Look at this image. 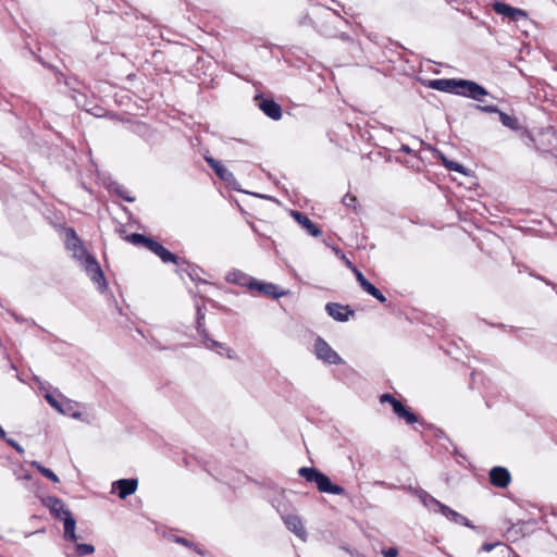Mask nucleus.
I'll use <instances>...</instances> for the list:
<instances>
[{
    "label": "nucleus",
    "mask_w": 557,
    "mask_h": 557,
    "mask_svg": "<svg viewBox=\"0 0 557 557\" xmlns=\"http://www.w3.org/2000/svg\"><path fill=\"white\" fill-rule=\"evenodd\" d=\"M64 242L66 249L72 252V257L84 268L87 275L97 285L99 292L103 293L108 287L103 271L96 258L87 251L73 227L64 230Z\"/></svg>",
    "instance_id": "1"
},
{
    "label": "nucleus",
    "mask_w": 557,
    "mask_h": 557,
    "mask_svg": "<svg viewBox=\"0 0 557 557\" xmlns=\"http://www.w3.org/2000/svg\"><path fill=\"white\" fill-rule=\"evenodd\" d=\"M298 474L307 482L314 483L320 493L346 495V490L343 486L332 483L326 474L314 467H301Z\"/></svg>",
    "instance_id": "2"
},
{
    "label": "nucleus",
    "mask_w": 557,
    "mask_h": 557,
    "mask_svg": "<svg viewBox=\"0 0 557 557\" xmlns=\"http://www.w3.org/2000/svg\"><path fill=\"white\" fill-rule=\"evenodd\" d=\"M455 95L482 102L483 98L488 95V91L484 86L474 81L459 78Z\"/></svg>",
    "instance_id": "3"
},
{
    "label": "nucleus",
    "mask_w": 557,
    "mask_h": 557,
    "mask_svg": "<svg viewBox=\"0 0 557 557\" xmlns=\"http://www.w3.org/2000/svg\"><path fill=\"white\" fill-rule=\"evenodd\" d=\"M380 401L391 404L394 413L398 418L404 419L408 424H413L419 421L417 414L405 407L404 404L393 395L388 393L382 394L380 396Z\"/></svg>",
    "instance_id": "4"
},
{
    "label": "nucleus",
    "mask_w": 557,
    "mask_h": 557,
    "mask_svg": "<svg viewBox=\"0 0 557 557\" xmlns=\"http://www.w3.org/2000/svg\"><path fill=\"white\" fill-rule=\"evenodd\" d=\"M314 354L318 359L329 364H341L343 362L342 357L320 336L314 341Z\"/></svg>",
    "instance_id": "5"
},
{
    "label": "nucleus",
    "mask_w": 557,
    "mask_h": 557,
    "mask_svg": "<svg viewBox=\"0 0 557 557\" xmlns=\"http://www.w3.org/2000/svg\"><path fill=\"white\" fill-rule=\"evenodd\" d=\"M196 329L199 334V336L202 339V343L205 346L211 350H215L218 354L222 355V350H225L227 352V357L232 358V350L227 348L223 343L216 342L212 339L205 326V320H197L196 319Z\"/></svg>",
    "instance_id": "6"
},
{
    "label": "nucleus",
    "mask_w": 557,
    "mask_h": 557,
    "mask_svg": "<svg viewBox=\"0 0 557 557\" xmlns=\"http://www.w3.org/2000/svg\"><path fill=\"white\" fill-rule=\"evenodd\" d=\"M256 106L270 119L278 121L282 117V107L273 99L259 94L255 97Z\"/></svg>",
    "instance_id": "7"
},
{
    "label": "nucleus",
    "mask_w": 557,
    "mask_h": 557,
    "mask_svg": "<svg viewBox=\"0 0 557 557\" xmlns=\"http://www.w3.org/2000/svg\"><path fill=\"white\" fill-rule=\"evenodd\" d=\"M37 388L42 392L47 403L55 410L59 411L65 396L58 389L46 383L41 382L37 376Z\"/></svg>",
    "instance_id": "8"
},
{
    "label": "nucleus",
    "mask_w": 557,
    "mask_h": 557,
    "mask_svg": "<svg viewBox=\"0 0 557 557\" xmlns=\"http://www.w3.org/2000/svg\"><path fill=\"white\" fill-rule=\"evenodd\" d=\"M493 9L497 14L508 17L509 21H511V22H518L521 18L528 17V13L524 10L513 8L504 2H498V1L495 2L493 4Z\"/></svg>",
    "instance_id": "9"
},
{
    "label": "nucleus",
    "mask_w": 557,
    "mask_h": 557,
    "mask_svg": "<svg viewBox=\"0 0 557 557\" xmlns=\"http://www.w3.org/2000/svg\"><path fill=\"white\" fill-rule=\"evenodd\" d=\"M41 503L49 509L50 515L57 520H61L65 516V512H71L66 508L64 502L58 497H44L41 498Z\"/></svg>",
    "instance_id": "10"
},
{
    "label": "nucleus",
    "mask_w": 557,
    "mask_h": 557,
    "mask_svg": "<svg viewBox=\"0 0 557 557\" xmlns=\"http://www.w3.org/2000/svg\"><path fill=\"white\" fill-rule=\"evenodd\" d=\"M325 310L330 317L338 322H346L355 314V311L349 306H344L338 302H327Z\"/></svg>",
    "instance_id": "11"
},
{
    "label": "nucleus",
    "mask_w": 557,
    "mask_h": 557,
    "mask_svg": "<svg viewBox=\"0 0 557 557\" xmlns=\"http://www.w3.org/2000/svg\"><path fill=\"white\" fill-rule=\"evenodd\" d=\"M488 476L491 484L499 488H506L511 482L510 472L500 466L493 467Z\"/></svg>",
    "instance_id": "12"
},
{
    "label": "nucleus",
    "mask_w": 557,
    "mask_h": 557,
    "mask_svg": "<svg viewBox=\"0 0 557 557\" xmlns=\"http://www.w3.org/2000/svg\"><path fill=\"white\" fill-rule=\"evenodd\" d=\"M250 289L258 290L264 296L277 299L286 295L287 290H278V286L273 283L261 282L256 278L250 283Z\"/></svg>",
    "instance_id": "13"
},
{
    "label": "nucleus",
    "mask_w": 557,
    "mask_h": 557,
    "mask_svg": "<svg viewBox=\"0 0 557 557\" xmlns=\"http://www.w3.org/2000/svg\"><path fill=\"white\" fill-rule=\"evenodd\" d=\"M354 273L360 287L366 293L374 297L381 304H385L387 301L386 297L382 294V292L379 288H376L371 282H369L361 271H359L357 268H354Z\"/></svg>",
    "instance_id": "14"
},
{
    "label": "nucleus",
    "mask_w": 557,
    "mask_h": 557,
    "mask_svg": "<svg viewBox=\"0 0 557 557\" xmlns=\"http://www.w3.org/2000/svg\"><path fill=\"white\" fill-rule=\"evenodd\" d=\"M205 160L219 178L226 182L228 185H232L233 183L236 182L234 174L231 171H228L222 164V162H220L219 160H215L212 157H206Z\"/></svg>",
    "instance_id": "15"
},
{
    "label": "nucleus",
    "mask_w": 557,
    "mask_h": 557,
    "mask_svg": "<svg viewBox=\"0 0 557 557\" xmlns=\"http://www.w3.org/2000/svg\"><path fill=\"white\" fill-rule=\"evenodd\" d=\"M459 78H436L428 82V87L434 90L456 94Z\"/></svg>",
    "instance_id": "16"
},
{
    "label": "nucleus",
    "mask_w": 557,
    "mask_h": 557,
    "mask_svg": "<svg viewBox=\"0 0 557 557\" xmlns=\"http://www.w3.org/2000/svg\"><path fill=\"white\" fill-rule=\"evenodd\" d=\"M438 513L443 515L447 520H449L456 524L465 525L470 529H475V527L472 524V522L467 517L457 512L456 510L451 509L450 507H448L445 504H443L440 507Z\"/></svg>",
    "instance_id": "17"
},
{
    "label": "nucleus",
    "mask_w": 557,
    "mask_h": 557,
    "mask_svg": "<svg viewBox=\"0 0 557 557\" xmlns=\"http://www.w3.org/2000/svg\"><path fill=\"white\" fill-rule=\"evenodd\" d=\"M137 485V479H121L113 483V488L116 490L117 496L121 499H125L136 492Z\"/></svg>",
    "instance_id": "18"
},
{
    "label": "nucleus",
    "mask_w": 557,
    "mask_h": 557,
    "mask_svg": "<svg viewBox=\"0 0 557 557\" xmlns=\"http://www.w3.org/2000/svg\"><path fill=\"white\" fill-rule=\"evenodd\" d=\"M292 216L313 237H318L322 234L321 230L314 224L305 213L293 210Z\"/></svg>",
    "instance_id": "19"
},
{
    "label": "nucleus",
    "mask_w": 557,
    "mask_h": 557,
    "mask_svg": "<svg viewBox=\"0 0 557 557\" xmlns=\"http://www.w3.org/2000/svg\"><path fill=\"white\" fill-rule=\"evenodd\" d=\"M81 407L82 405L79 403L65 397L58 412L76 420H83Z\"/></svg>",
    "instance_id": "20"
},
{
    "label": "nucleus",
    "mask_w": 557,
    "mask_h": 557,
    "mask_svg": "<svg viewBox=\"0 0 557 557\" xmlns=\"http://www.w3.org/2000/svg\"><path fill=\"white\" fill-rule=\"evenodd\" d=\"M283 521L286 528L296 534L300 539L306 537V530L304 528L301 519L296 515H287L283 517Z\"/></svg>",
    "instance_id": "21"
},
{
    "label": "nucleus",
    "mask_w": 557,
    "mask_h": 557,
    "mask_svg": "<svg viewBox=\"0 0 557 557\" xmlns=\"http://www.w3.org/2000/svg\"><path fill=\"white\" fill-rule=\"evenodd\" d=\"M61 520L63 521L64 525V540L76 543V541L78 540V536L75 533L76 520L73 517L72 512H65V516Z\"/></svg>",
    "instance_id": "22"
},
{
    "label": "nucleus",
    "mask_w": 557,
    "mask_h": 557,
    "mask_svg": "<svg viewBox=\"0 0 557 557\" xmlns=\"http://www.w3.org/2000/svg\"><path fill=\"white\" fill-rule=\"evenodd\" d=\"M416 495L420 499V502L430 510L433 512H438L440 507L443 505L438 499L433 497L430 493L426 491L419 488L414 490Z\"/></svg>",
    "instance_id": "23"
},
{
    "label": "nucleus",
    "mask_w": 557,
    "mask_h": 557,
    "mask_svg": "<svg viewBox=\"0 0 557 557\" xmlns=\"http://www.w3.org/2000/svg\"><path fill=\"white\" fill-rule=\"evenodd\" d=\"M26 466L33 469L35 468V461L26 462V465H18L17 467L14 468L13 472L16 480L23 481L25 483V486L29 487L33 480V471L26 468Z\"/></svg>",
    "instance_id": "24"
},
{
    "label": "nucleus",
    "mask_w": 557,
    "mask_h": 557,
    "mask_svg": "<svg viewBox=\"0 0 557 557\" xmlns=\"http://www.w3.org/2000/svg\"><path fill=\"white\" fill-rule=\"evenodd\" d=\"M225 278L228 283L239 286H247L249 289L250 283L253 281V277L249 276L248 274L239 270H233L228 272Z\"/></svg>",
    "instance_id": "25"
},
{
    "label": "nucleus",
    "mask_w": 557,
    "mask_h": 557,
    "mask_svg": "<svg viewBox=\"0 0 557 557\" xmlns=\"http://www.w3.org/2000/svg\"><path fill=\"white\" fill-rule=\"evenodd\" d=\"M131 132L141 137L146 141H150L153 137V132L149 125L144 122H135L131 125Z\"/></svg>",
    "instance_id": "26"
},
{
    "label": "nucleus",
    "mask_w": 557,
    "mask_h": 557,
    "mask_svg": "<svg viewBox=\"0 0 557 557\" xmlns=\"http://www.w3.org/2000/svg\"><path fill=\"white\" fill-rule=\"evenodd\" d=\"M498 116H499V121H500V123H502L505 127H507V128H509V129H511V131H516V132H518V131H521V129L523 128V127L521 126V124H520L519 120H518L516 116H513V115H509V114H507L506 112H504V111H502V110H500V112H499Z\"/></svg>",
    "instance_id": "27"
},
{
    "label": "nucleus",
    "mask_w": 557,
    "mask_h": 557,
    "mask_svg": "<svg viewBox=\"0 0 557 557\" xmlns=\"http://www.w3.org/2000/svg\"><path fill=\"white\" fill-rule=\"evenodd\" d=\"M156 255L161 259L163 263H175L178 265L181 264V259L162 245L159 247L158 252Z\"/></svg>",
    "instance_id": "28"
},
{
    "label": "nucleus",
    "mask_w": 557,
    "mask_h": 557,
    "mask_svg": "<svg viewBox=\"0 0 557 557\" xmlns=\"http://www.w3.org/2000/svg\"><path fill=\"white\" fill-rule=\"evenodd\" d=\"M183 263L186 264V268H181L180 271L181 272H184L188 275V277L193 281V282H197V283H207V281L202 280L200 276H199V272L201 271L200 268L198 267H195V265H191L185 261H183Z\"/></svg>",
    "instance_id": "29"
},
{
    "label": "nucleus",
    "mask_w": 557,
    "mask_h": 557,
    "mask_svg": "<svg viewBox=\"0 0 557 557\" xmlns=\"http://www.w3.org/2000/svg\"><path fill=\"white\" fill-rule=\"evenodd\" d=\"M111 190L126 202L135 201V197L131 196V193L127 190V188L119 183H113L111 185Z\"/></svg>",
    "instance_id": "30"
},
{
    "label": "nucleus",
    "mask_w": 557,
    "mask_h": 557,
    "mask_svg": "<svg viewBox=\"0 0 557 557\" xmlns=\"http://www.w3.org/2000/svg\"><path fill=\"white\" fill-rule=\"evenodd\" d=\"M75 553L77 556H87L95 553V546L91 544H75Z\"/></svg>",
    "instance_id": "31"
},
{
    "label": "nucleus",
    "mask_w": 557,
    "mask_h": 557,
    "mask_svg": "<svg viewBox=\"0 0 557 557\" xmlns=\"http://www.w3.org/2000/svg\"><path fill=\"white\" fill-rule=\"evenodd\" d=\"M342 203L347 207V208H351L354 211H357L358 209V206H359V202H358V199L355 195H351L349 193H347L343 199H342Z\"/></svg>",
    "instance_id": "32"
},
{
    "label": "nucleus",
    "mask_w": 557,
    "mask_h": 557,
    "mask_svg": "<svg viewBox=\"0 0 557 557\" xmlns=\"http://www.w3.org/2000/svg\"><path fill=\"white\" fill-rule=\"evenodd\" d=\"M37 472H39L40 474H42L44 476H46L47 479L51 480L54 483H58L60 481L58 475L52 470L39 463H37Z\"/></svg>",
    "instance_id": "33"
},
{
    "label": "nucleus",
    "mask_w": 557,
    "mask_h": 557,
    "mask_svg": "<svg viewBox=\"0 0 557 557\" xmlns=\"http://www.w3.org/2000/svg\"><path fill=\"white\" fill-rule=\"evenodd\" d=\"M147 236L139 233H133L131 235H127L125 239L129 243H132L135 246H144L146 242Z\"/></svg>",
    "instance_id": "34"
},
{
    "label": "nucleus",
    "mask_w": 557,
    "mask_h": 557,
    "mask_svg": "<svg viewBox=\"0 0 557 557\" xmlns=\"http://www.w3.org/2000/svg\"><path fill=\"white\" fill-rule=\"evenodd\" d=\"M472 106L476 110H479L481 112H485V113H497V114H499V112H500V109L497 106H494V104H485V106L472 104Z\"/></svg>",
    "instance_id": "35"
},
{
    "label": "nucleus",
    "mask_w": 557,
    "mask_h": 557,
    "mask_svg": "<svg viewBox=\"0 0 557 557\" xmlns=\"http://www.w3.org/2000/svg\"><path fill=\"white\" fill-rule=\"evenodd\" d=\"M161 246L160 243L157 240L147 237L144 247L147 248L149 251L153 252L154 255L158 252L159 247Z\"/></svg>",
    "instance_id": "36"
},
{
    "label": "nucleus",
    "mask_w": 557,
    "mask_h": 557,
    "mask_svg": "<svg viewBox=\"0 0 557 557\" xmlns=\"http://www.w3.org/2000/svg\"><path fill=\"white\" fill-rule=\"evenodd\" d=\"M446 168L450 171H455V172H458L461 174H467V169L462 164H460L456 161H451V162L447 163Z\"/></svg>",
    "instance_id": "37"
},
{
    "label": "nucleus",
    "mask_w": 557,
    "mask_h": 557,
    "mask_svg": "<svg viewBox=\"0 0 557 557\" xmlns=\"http://www.w3.org/2000/svg\"><path fill=\"white\" fill-rule=\"evenodd\" d=\"M509 331L513 332L516 336L520 339H527V337L530 335V333L527 330L521 327L509 326Z\"/></svg>",
    "instance_id": "38"
},
{
    "label": "nucleus",
    "mask_w": 557,
    "mask_h": 557,
    "mask_svg": "<svg viewBox=\"0 0 557 557\" xmlns=\"http://www.w3.org/2000/svg\"><path fill=\"white\" fill-rule=\"evenodd\" d=\"M8 445H10L12 448H14L18 454H23L24 453V449L23 447L16 442L14 441L13 438H10V437H7L3 438Z\"/></svg>",
    "instance_id": "39"
},
{
    "label": "nucleus",
    "mask_w": 557,
    "mask_h": 557,
    "mask_svg": "<svg viewBox=\"0 0 557 557\" xmlns=\"http://www.w3.org/2000/svg\"><path fill=\"white\" fill-rule=\"evenodd\" d=\"M298 25L299 26H307V25H309V26L314 27V22L312 21V18L308 14H305V15L299 17Z\"/></svg>",
    "instance_id": "40"
},
{
    "label": "nucleus",
    "mask_w": 557,
    "mask_h": 557,
    "mask_svg": "<svg viewBox=\"0 0 557 557\" xmlns=\"http://www.w3.org/2000/svg\"><path fill=\"white\" fill-rule=\"evenodd\" d=\"M384 557H398V549L396 547H388L382 550Z\"/></svg>",
    "instance_id": "41"
},
{
    "label": "nucleus",
    "mask_w": 557,
    "mask_h": 557,
    "mask_svg": "<svg viewBox=\"0 0 557 557\" xmlns=\"http://www.w3.org/2000/svg\"><path fill=\"white\" fill-rule=\"evenodd\" d=\"M499 543L496 542V543H483L481 548H480V552H485V553H490L492 552Z\"/></svg>",
    "instance_id": "42"
},
{
    "label": "nucleus",
    "mask_w": 557,
    "mask_h": 557,
    "mask_svg": "<svg viewBox=\"0 0 557 557\" xmlns=\"http://www.w3.org/2000/svg\"><path fill=\"white\" fill-rule=\"evenodd\" d=\"M206 313L205 308L199 304L196 305V318L197 320H205Z\"/></svg>",
    "instance_id": "43"
},
{
    "label": "nucleus",
    "mask_w": 557,
    "mask_h": 557,
    "mask_svg": "<svg viewBox=\"0 0 557 557\" xmlns=\"http://www.w3.org/2000/svg\"><path fill=\"white\" fill-rule=\"evenodd\" d=\"M175 542H176V543H180V544H183V545H185V546H187V547H193V546H194V544H193V543H190V542H189L188 540H186L185 537H178V536H176V537H175Z\"/></svg>",
    "instance_id": "44"
},
{
    "label": "nucleus",
    "mask_w": 557,
    "mask_h": 557,
    "mask_svg": "<svg viewBox=\"0 0 557 557\" xmlns=\"http://www.w3.org/2000/svg\"><path fill=\"white\" fill-rule=\"evenodd\" d=\"M440 159L442 160V163L446 166L447 163L451 162L453 160H448L444 153L437 151Z\"/></svg>",
    "instance_id": "45"
},
{
    "label": "nucleus",
    "mask_w": 557,
    "mask_h": 557,
    "mask_svg": "<svg viewBox=\"0 0 557 557\" xmlns=\"http://www.w3.org/2000/svg\"><path fill=\"white\" fill-rule=\"evenodd\" d=\"M48 149L51 150V153H57L60 150L59 145L55 144L54 141H52L51 146Z\"/></svg>",
    "instance_id": "46"
},
{
    "label": "nucleus",
    "mask_w": 557,
    "mask_h": 557,
    "mask_svg": "<svg viewBox=\"0 0 557 557\" xmlns=\"http://www.w3.org/2000/svg\"><path fill=\"white\" fill-rule=\"evenodd\" d=\"M49 67H50L51 70H53L57 81H58V82H60V81H61V77L63 76V74H62V73H60L59 71H57V70H55L54 67H52V66H49Z\"/></svg>",
    "instance_id": "47"
},
{
    "label": "nucleus",
    "mask_w": 557,
    "mask_h": 557,
    "mask_svg": "<svg viewBox=\"0 0 557 557\" xmlns=\"http://www.w3.org/2000/svg\"><path fill=\"white\" fill-rule=\"evenodd\" d=\"M401 151H404V152H406V153H410V152H411V149H410L408 146L403 145V146H401Z\"/></svg>",
    "instance_id": "48"
},
{
    "label": "nucleus",
    "mask_w": 557,
    "mask_h": 557,
    "mask_svg": "<svg viewBox=\"0 0 557 557\" xmlns=\"http://www.w3.org/2000/svg\"><path fill=\"white\" fill-rule=\"evenodd\" d=\"M0 438H5V431L0 426Z\"/></svg>",
    "instance_id": "49"
},
{
    "label": "nucleus",
    "mask_w": 557,
    "mask_h": 557,
    "mask_svg": "<svg viewBox=\"0 0 557 557\" xmlns=\"http://www.w3.org/2000/svg\"><path fill=\"white\" fill-rule=\"evenodd\" d=\"M37 62H40L44 66H48V64L42 61L38 55H37Z\"/></svg>",
    "instance_id": "50"
},
{
    "label": "nucleus",
    "mask_w": 557,
    "mask_h": 557,
    "mask_svg": "<svg viewBox=\"0 0 557 557\" xmlns=\"http://www.w3.org/2000/svg\"><path fill=\"white\" fill-rule=\"evenodd\" d=\"M52 136H53L57 140H59V139H60V135H59V133H57V132L52 133Z\"/></svg>",
    "instance_id": "51"
},
{
    "label": "nucleus",
    "mask_w": 557,
    "mask_h": 557,
    "mask_svg": "<svg viewBox=\"0 0 557 557\" xmlns=\"http://www.w3.org/2000/svg\"><path fill=\"white\" fill-rule=\"evenodd\" d=\"M251 227H252V231H253L256 234L261 235V233L258 231V228H257L255 225H252Z\"/></svg>",
    "instance_id": "52"
},
{
    "label": "nucleus",
    "mask_w": 557,
    "mask_h": 557,
    "mask_svg": "<svg viewBox=\"0 0 557 557\" xmlns=\"http://www.w3.org/2000/svg\"><path fill=\"white\" fill-rule=\"evenodd\" d=\"M0 557H3V556L0 555Z\"/></svg>",
    "instance_id": "53"
}]
</instances>
